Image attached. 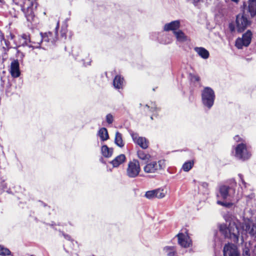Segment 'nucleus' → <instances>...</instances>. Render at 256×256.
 Masks as SVG:
<instances>
[{
  "mask_svg": "<svg viewBox=\"0 0 256 256\" xmlns=\"http://www.w3.org/2000/svg\"><path fill=\"white\" fill-rule=\"evenodd\" d=\"M238 223V220L234 217V220L230 222L228 226L226 224H222L219 226L220 231L224 238L230 239L234 243H238L239 239Z\"/></svg>",
  "mask_w": 256,
  "mask_h": 256,
  "instance_id": "nucleus-1",
  "label": "nucleus"
},
{
  "mask_svg": "<svg viewBox=\"0 0 256 256\" xmlns=\"http://www.w3.org/2000/svg\"><path fill=\"white\" fill-rule=\"evenodd\" d=\"M0 42L3 50L2 56H0V63L8 62H7L8 54L6 52L11 48H15L18 47L16 37L10 32L9 34L6 35L5 38L4 34L0 31Z\"/></svg>",
  "mask_w": 256,
  "mask_h": 256,
  "instance_id": "nucleus-2",
  "label": "nucleus"
},
{
  "mask_svg": "<svg viewBox=\"0 0 256 256\" xmlns=\"http://www.w3.org/2000/svg\"><path fill=\"white\" fill-rule=\"evenodd\" d=\"M202 102L204 106L210 109L214 104L216 98L214 90L208 86H206L202 90Z\"/></svg>",
  "mask_w": 256,
  "mask_h": 256,
  "instance_id": "nucleus-3",
  "label": "nucleus"
},
{
  "mask_svg": "<svg viewBox=\"0 0 256 256\" xmlns=\"http://www.w3.org/2000/svg\"><path fill=\"white\" fill-rule=\"evenodd\" d=\"M251 24V21L246 16L244 11L236 16V29L238 32L241 33L244 31Z\"/></svg>",
  "mask_w": 256,
  "mask_h": 256,
  "instance_id": "nucleus-4",
  "label": "nucleus"
},
{
  "mask_svg": "<svg viewBox=\"0 0 256 256\" xmlns=\"http://www.w3.org/2000/svg\"><path fill=\"white\" fill-rule=\"evenodd\" d=\"M252 32L250 30H248L244 33L242 38H238L235 41V46L238 49H242L244 46H248L252 39Z\"/></svg>",
  "mask_w": 256,
  "mask_h": 256,
  "instance_id": "nucleus-5",
  "label": "nucleus"
},
{
  "mask_svg": "<svg viewBox=\"0 0 256 256\" xmlns=\"http://www.w3.org/2000/svg\"><path fill=\"white\" fill-rule=\"evenodd\" d=\"M234 156L239 160H245L250 157L251 154L248 150L246 144L240 143L235 148Z\"/></svg>",
  "mask_w": 256,
  "mask_h": 256,
  "instance_id": "nucleus-6",
  "label": "nucleus"
},
{
  "mask_svg": "<svg viewBox=\"0 0 256 256\" xmlns=\"http://www.w3.org/2000/svg\"><path fill=\"white\" fill-rule=\"evenodd\" d=\"M140 171V168L138 161L134 159L129 162L126 169V174L130 178L136 177Z\"/></svg>",
  "mask_w": 256,
  "mask_h": 256,
  "instance_id": "nucleus-7",
  "label": "nucleus"
},
{
  "mask_svg": "<svg viewBox=\"0 0 256 256\" xmlns=\"http://www.w3.org/2000/svg\"><path fill=\"white\" fill-rule=\"evenodd\" d=\"M146 164L144 168V170L146 173H154L158 170L163 169L165 166L164 160H160L158 162L152 161Z\"/></svg>",
  "mask_w": 256,
  "mask_h": 256,
  "instance_id": "nucleus-8",
  "label": "nucleus"
},
{
  "mask_svg": "<svg viewBox=\"0 0 256 256\" xmlns=\"http://www.w3.org/2000/svg\"><path fill=\"white\" fill-rule=\"evenodd\" d=\"M241 226L243 230L252 237L256 238V222L254 223L250 219L244 220Z\"/></svg>",
  "mask_w": 256,
  "mask_h": 256,
  "instance_id": "nucleus-9",
  "label": "nucleus"
},
{
  "mask_svg": "<svg viewBox=\"0 0 256 256\" xmlns=\"http://www.w3.org/2000/svg\"><path fill=\"white\" fill-rule=\"evenodd\" d=\"M59 28V22H57L56 26L55 28L54 32H42L44 42H50L52 44H55L58 40V30Z\"/></svg>",
  "mask_w": 256,
  "mask_h": 256,
  "instance_id": "nucleus-10",
  "label": "nucleus"
},
{
  "mask_svg": "<svg viewBox=\"0 0 256 256\" xmlns=\"http://www.w3.org/2000/svg\"><path fill=\"white\" fill-rule=\"evenodd\" d=\"M14 54V56H11L10 58H8L7 62H8L7 63L10 62V64H20L23 63L24 57L23 52L15 48Z\"/></svg>",
  "mask_w": 256,
  "mask_h": 256,
  "instance_id": "nucleus-11",
  "label": "nucleus"
},
{
  "mask_svg": "<svg viewBox=\"0 0 256 256\" xmlns=\"http://www.w3.org/2000/svg\"><path fill=\"white\" fill-rule=\"evenodd\" d=\"M131 136L134 143L138 144L143 149H146L148 146V141L144 137L139 136L138 134L134 132H130Z\"/></svg>",
  "mask_w": 256,
  "mask_h": 256,
  "instance_id": "nucleus-12",
  "label": "nucleus"
},
{
  "mask_svg": "<svg viewBox=\"0 0 256 256\" xmlns=\"http://www.w3.org/2000/svg\"><path fill=\"white\" fill-rule=\"evenodd\" d=\"M224 256H239L237 246L232 244H225L223 250Z\"/></svg>",
  "mask_w": 256,
  "mask_h": 256,
  "instance_id": "nucleus-13",
  "label": "nucleus"
},
{
  "mask_svg": "<svg viewBox=\"0 0 256 256\" xmlns=\"http://www.w3.org/2000/svg\"><path fill=\"white\" fill-rule=\"evenodd\" d=\"M178 244L182 248H187L192 246V242L190 236L183 233H179L176 235Z\"/></svg>",
  "mask_w": 256,
  "mask_h": 256,
  "instance_id": "nucleus-14",
  "label": "nucleus"
},
{
  "mask_svg": "<svg viewBox=\"0 0 256 256\" xmlns=\"http://www.w3.org/2000/svg\"><path fill=\"white\" fill-rule=\"evenodd\" d=\"M243 7L250 14L251 18L256 16V0H248L247 3L244 2Z\"/></svg>",
  "mask_w": 256,
  "mask_h": 256,
  "instance_id": "nucleus-15",
  "label": "nucleus"
},
{
  "mask_svg": "<svg viewBox=\"0 0 256 256\" xmlns=\"http://www.w3.org/2000/svg\"><path fill=\"white\" fill-rule=\"evenodd\" d=\"M165 196L163 190L160 188L148 191L145 194V196L148 199L155 198H161Z\"/></svg>",
  "mask_w": 256,
  "mask_h": 256,
  "instance_id": "nucleus-16",
  "label": "nucleus"
},
{
  "mask_svg": "<svg viewBox=\"0 0 256 256\" xmlns=\"http://www.w3.org/2000/svg\"><path fill=\"white\" fill-rule=\"evenodd\" d=\"M42 41L44 39L42 32L38 34H34L32 36L30 44L28 46L33 48H40Z\"/></svg>",
  "mask_w": 256,
  "mask_h": 256,
  "instance_id": "nucleus-17",
  "label": "nucleus"
},
{
  "mask_svg": "<svg viewBox=\"0 0 256 256\" xmlns=\"http://www.w3.org/2000/svg\"><path fill=\"white\" fill-rule=\"evenodd\" d=\"M180 26V22L179 20L172 21L169 23L166 24L164 26V30L166 32L172 31L176 32Z\"/></svg>",
  "mask_w": 256,
  "mask_h": 256,
  "instance_id": "nucleus-18",
  "label": "nucleus"
},
{
  "mask_svg": "<svg viewBox=\"0 0 256 256\" xmlns=\"http://www.w3.org/2000/svg\"><path fill=\"white\" fill-rule=\"evenodd\" d=\"M31 38L30 35L25 34L16 37L17 46L20 47L24 45L28 46V44H30Z\"/></svg>",
  "mask_w": 256,
  "mask_h": 256,
  "instance_id": "nucleus-19",
  "label": "nucleus"
},
{
  "mask_svg": "<svg viewBox=\"0 0 256 256\" xmlns=\"http://www.w3.org/2000/svg\"><path fill=\"white\" fill-rule=\"evenodd\" d=\"M124 78L120 75H116L113 80V85L116 89H122L124 86Z\"/></svg>",
  "mask_w": 256,
  "mask_h": 256,
  "instance_id": "nucleus-20",
  "label": "nucleus"
},
{
  "mask_svg": "<svg viewBox=\"0 0 256 256\" xmlns=\"http://www.w3.org/2000/svg\"><path fill=\"white\" fill-rule=\"evenodd\" d=\"M230 188L226 186H222L220 188L219 194L218 196H220L223 199H226L229 196V190Z\"/></svg>",
  "mask_w": 256,
  "mask_h": 256,
  "instance_id": "nucleus-21",
  "label": "nucleus"
},
{
  "mask_svg": "<svg viewBox=\"0 0 256 256\" xmlns=\"http://www.w3.org/2000/svg\"><path fill=\"white\" fill-rule=\"evenodd\" d=\"M9 71L12 76L14 78H18L20 75L19 65H10Z\"/></svg>",
  "mask_w": 256,
  "mask_h": 256,
  "instance_id": "nucleus-22",
  "label": "nucleus"
},
{
  "mask_svg": "<svg viewBox=\"0 0 256 256\" xmlns=\"http://www.w3.org/2000/svg\"><path fill=\"white\" fill-rule=\"evenodd\" d=\"M174 34L179 42H185L188 40V36L182 30H178L176 32H174Z\"/></svg>",
  "mask_w": 256,
  "mask_h": 256,
  "instance_id": "nucleus-23",
  "label": "nucleus"
},
{
  "mask_svg": "<svg viewBox=\"0 0 256 256\" xmlns=\"http://www.w3.org/2000/svg\"><path fill=\"white\" fill-rule=\"evenodd\" d=\"M126 160L125 155L121 154L117 156L114 160H113L110 163L112 164L114 167H118L120 164L124 162Z\"/></svg>",
  "mask_w": 256,
  "mask_h": 256,
  "instance_id": "nucleus-24",
  "label": "nucleus"
},
{
  "mask_svg": "<svg viewBox=\"0 0 256 256\" xmlns=\"http://www.w3.org/2000/svg\"><path fill=\"white\" fill-rule=\"evenodd\" d=\"M101 152L106 158L110 157L113 153V149L109 148L106 145H103L101 148Z\"/></svg>",
  "mask_w": 256,
  "mask_h": 256,
  "instance_id": "nucleus-25",
  "label": "nucleus"
},
{
  "mask_svg": "<svg viewBox=\"0 0 256 256\" xmlns=\"http://www.w3.org/2000/svg\"><path fill=\"white\" fill-rule=\"evenodd\" d=\"M137 155L138 158L142 160L144 163H148L150 158V156L148 154H146L142 150H138L137 152Z\"/></svg>",
  "mask_w": 256,
  "mask_h": 256,
  "instance_id": "nucleus-26",
  "label": "nucleus"
},
{
  "mask_svg": "<svg viewBox=\"0 0 256 256\" xmlns=\"http://www.w3.org/2000/svg\"><path fill=\"white\" fill-rule=\"evenodd\" d=\"M194 50L202 58L206 59L209 57V52L206 48L200 47L196 48Z\"/></svg>",
  "mask_w": 256,
  "mask_h": 256,
  "instance_id": "nucleus-27",
  "label": "nucleus"
},
{
  "mask_svg": "<svg viewBox=\"0 0 256 256\" xmlns=\"http://www.w3.org/2000/svg\"><path fill=\"white\" fill-rule=\"evenodd\" d=\"M98 135L102 141L106 140L109 138L108 130L105 128H102L99 130Z\"/></svg>",
  "mask_w": 256,
  "mask_h": 256,
  "instance_id": "nucleus-28",
  "label": "nucleus"
},
{
  "mask_svg": "<svg viewBox=\"0 0 256 256\" xmlns=\"http://www.w3.org/2000/svg\"><path fill=\"white\" fill-rule=\"evenodd\" d=\"M114 142L120 148H122L124 146V143L122 139V134L118 132L116 133Z\"/></svg>",
  "mask_w": 256,
  "mask_h": 256,
  "instance_id": "nucleus-29",
  "label": "nucleus"
},
{
  "mask_svg": "<svg viewBox=\"0 0 256 256\" xmlns=\"http://www.w3.org/2000/svg\"><path fill=\"white\" fill-rule=\"evenodd\" d=\"M164 250L168 256H174L176 254V249L175 246H165L164 248Z\"/></svg>",
  "mask_w": 256,
  "mask_h": 256,
  "instance_id": "nucleus-30",
  "label": "nucleus"
},
{
  "mask_svg": "<svg viewBox=\"0 0 256 256\" xmlns=\"http://www.w3.org/2000/svg\"><path fill=\"white\" fill-rule=\"evenodd\" d=\"M24 13L28 21H30L33 20L34 14L32 7H28Z\"/></svg>",
  "mask_w": 256,
  "mask_h": 256,
  "instance_id": "nucleus-31",
  "label": "nucleus"
},
{
  "mask_svg": "<svg viewBox=\"0 0 256 256\" xmlns=\"http://www.w3.org/2000/svg\"><path fill=\"white\" fill-rule=\"evenodd\" d=\"M194 162L192 160H188L185 162L182 166V169L184 172H188L194 166Z\"/></svg>",
  "mask_w": 256,
  "mask_h": 256,
  "instance_id": "nucleus-32",
  "label": "nucleus"
},
{
  "mask_svg": "<svg viewBox=\"0 0 256 256\" xmlns=\"http://www.w3.org/2000/svg\"><path fill=\"white\" fill-rule=\"evenodd\" d=\"M68 30L66 28H62L60 31V36L58 37V39H60L62 40H64L66 39L67 37Z\"/></svg>",
  "mask_w": 256,
  "mask_h": 256,
  "instance_id": "nucleus-33",
  "label": "nucleus"
},
{
  "mask_svg": "<svg viewBox=\"0 0 256 256\" xmlns=\"http://www.w3.org/2000/svg\"><path fill=\"white\" fill-rule=\"evenodd\" d=\"M10 254L11 252L8 248L0 246V255L6 256H10Z\"/></svg>",
  "mask_w": 256,
  "mask_h": 256,
  "instance_id": "nucleus-34",
  "label": "nucleus"
},
{
  "mask_svg": "<svg viewBox=\"0 0 256 256\" xmlns=\"http://www.w3.org/2000/svg\"><path fill=\"white\" fill-rule=\"evenodd\" d=\"M217 204L226 208H230L232 206V204L230 202H224L221 200H218Z\"/></svg>",
  "mask_w": 256,
  "mask_h": 256,
  "instance_id": "nucleus-35",
  "label": "nucleus"
},
{
  "mask_svg": "<svg viewBox=\"0 0 256 256\" xmlns=\"http://www.w3.org/2000/svg\"><path fill=\"white\" fill-rule=\"evenodd\" d=\"M106 121L108 124H112L114 121V117L111 114H108L106 116Z\"/></svg>",
  "mask_w": 256,
  "mask_h": 256,
  "instance_id": "nucleus-36",
  "label": "nucleus"
},
{
  "mask_svg": "<svg viewBox=\"0 0 256 256\" xmlns=\"http://www.w3.org/2000/svg\"><path fill=\"white\" fill-rule=\"evenodd\" d=\"M190 80L192 82H198L200 79V77L198 75L192 74H190Z\"/></svg>",
  "mask_w": 256,
  "mask_h": 256,
  "instance_id": "nucleus-37",
  "label": "nucleus"
},
{
  "mask_svg": "<svg viewBox=\"0 0 256 256\" xmlns=\"http://www.w3.org/2000/svg\"><path fill=\"white\" fill-rule=\"evenodd\" d=\"M146 106L148 108H150V106H148V104L146 105ZM150 111L154 112L158 110V108L156 106V104L154 103H152V106H150Z\"/></svg>",
  "mask_w": 256,
  "mask_h": 256,
  "instance_id": "nucleus-38",
  "label": "nucleus"
},
{
  "mask_svg": "<svg viewBox=\"0 0 256 256\" xmlns=\"http://www.w3.org/2000/svg\"><path fill=\"white\" fill-rule=\"evenodd\" d=\"M240 180V182H242V183L243 184L244 186V188H246L247 186V183L245 182V181L244 180V178H243V176L242 174H238Z\"/></svg>",
  "mask_w": 256,
  "mask_h": 256,
  "instance_id": "nucleus-39",
  "label": "nucleus"
},
{
  "mask_svg": "<svg viewBox=\"0 0 256 256\" xmlns=\"http://www.w3.org/2000/svg\"><path fill=\"white\" fill-rule=\"evenodd\" d=\"M228 28L232 32H234L236 28V26L232 23H230L228 25Z\"/></svg>",
  "mask_w": 256,
  "mask_h": 256,
  "instance_id": "nucleus-40",
  "label": "nucleus"
},
{
  "mask_svg": "<svg viewBox=\"0 0 256 256\" xmlns=\"http://www.w3.org/2000/svg\"><path fill=\"white\" fill-rule=\"evenodd\" d=\"M5 79L2 76L0 77V87L2 90H3L4 86L5 84Z\"/></svg>",
  "mask_w": 256,
  "mask_h": 256,
  "instance_id": "nucleus-41",
  "label": "nucleus"
},
{
  "mask_svg": "<svg viewBox=\"0 0 256 256\" xmlns=\"http://www.w3.org/2000/svg\"><path fill=\"white\" fill-rule=\"evenodd\" d=\"M243 254L245 256H250V250L248 248H245L243 251Z\"/></svg>",
  "mask_w": 256,
  "mask_h": 256,
  "instance_id": "nucleus-42",
  "label": "nucleus"
},
{
  "mask_svg": "<svg viewBox=\"0 0 256 256\" xmlns=\"http://www.w3.org/2000/svg\"><path fill=\"white\" fill-rule=\"evenodd\" d=\"M62 235L64 236V238L68 240H70V241L72 240L70 236L65 234L64 233H62Z\"/></svg>",
  "mask_w": 256,
  "mask_h": 256,
  "instance_id": "nucleus-43",
  "label": "nucleus"
},
{
  "mask_svg": "<svg viewBox=\"0 0 256 256\" xmlns=\"http://www.w3.org/2000/svg\"><path fill=\"white\" fill-rule=\"evenodd\" d=\"M0 3L2 6H3L6 4L4 0H0Z\"/></svg>",
  "mask_w": 256,
  "mask_h": 256,
  "instance_id": "nucleus-44",
  "label": "nucleus"
},
{
  "mask_svg": "<svg viewBox=\"0 0 256 256\" xmlns=\"http://www.w3.org/2000/svg\"><path fill=\"white\" fill-rule=\"evenodd\" d=\"M201 0H194V5H196L198 2H199Z\"/></svg>",
  "mask_w": 256,
  "mask_h": 256,
  "instance_id": "nucleus-45",
  "label": "nucleus"
},
{
  "mask_svg": "<svg viewBox=\"0 0 256 256\" xmlns=\"http://www.w3.org/2000/svg\"><path fill=\"white\" fill-rule=\"evenodd\" d=\"M202 186L204 187H206V186H208V183H206V182H203V183H202Z\"/></svg>",
  "mask_w": 256,
  "mask_h": 256,
  "instance_id": "nucleus-46",
  "label": "nucleus"
},
{
  "mask_svg": "<svg viewBox=\"0 0 256 256\" xmlns=\"http://www.w3.org/2000/svg\"><path fill=\"white\" fill-rule=\"evenodd\" d=\"M234 139L236 140V141H238V139H239V136H236L234 138Z\"/></svg>",
  "mask_w": 256,
  "mask_h": 256,
  "instance_id": "nucleus-47",
  "label": "nucleus"
},
{
  "mask_svg": "<svg viewBox=\"0 0 256 256\" xmlns=\"http://www.w3.org/2000/svg\"><path fill=\"white\" fill-rule=\"evenodd\" d=\"M230 0L234 2H236V4H238V2L240 1V0Z\"/></svg>",
  "mask_w": 256,
  "mask_h": 256,
  "instance_id": "nucleus-48",
  "label": "nucleus"
},
{
  "mask_svg": "<svg viewBox=\"0 0 256 256\" xmlns=\"http://www.w3.org/2000/svg\"><path fill=\"white\" fill-rule=\"evenodd\" d=\"M234 186H236V182L234 180Z\"/></svg>",
  "mask_w": 256,
  "mask_h": 256,
  "instance_id": "nucleus-49",
  "label": "nucleus"
},
{
  "mask_svg": "<svg viewBox=\"0 0 256 256\" xmlns=\"http://www.w3.org/2000/svg\"><path fill=\"white\" fill-rule=\"evenodd\" d=\"M226 2H228L229 0H224Z\"/></svg>",
  "mask_w": 256,
  "mask_h": 256,
  "instance_id": "nucleus-50",
  "label": "nucleus"
},
{
  "mask_svg": "<svg viewBox=\"0 0 256 256\" xmlns=\"http://www.w3.org/2000/svg\"><path fill=\"white\" fill-rule=\"evenodd\" d=\"M150 118H151L152 120V119H153L152 116H151Z\"/></svg>",
  "mask_w": 256,
  "mask_h": 256,
  "instance_id": "nucleus-51",
  "label": "nucleus"
},
{
  "mask_svg": "<svg viewBox=\"0 0 256 256\" xmlns=\"http://www.w3.org/2000/svg\"><path fill=\"white\" fill-rule=\"evenodd\" d=\"M30 256H34V255H31Z\"/></svg>",
  "mask_w": 256,
  "mask_h": 256,
  "instance_id": "nucleus-52",
  "label": "nucleus"
}]
</instances>
